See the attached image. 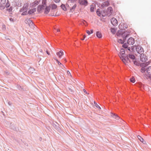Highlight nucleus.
Listing matches in <instances>:
<instances>
[{"label": "nucleus", "mask_w": 151, "mask_h": 151, "mask_svg": "<svg viewBox=\"0 0 151 151\" xmlns=\"http://www.w3.org/2000/svg\"><path fill=\"white\" fill-rule=\"evenodd\" d=\"M45 6V2L44 1L42 2V4L40 5L37 7V11L39 13H41L44 11Z\"/></svg>", "instance_id": "f257e3e1"}, {"label": "nucleus", "mask_w": 151, "mask_h": 151, "mask_svg": "<svg viewBox=\"0 0 151 151\" xmlns=\"http://www.w3.org/2000/svg\"><path fill=\"white\" fill-rule=\"evenodd\" d=\"M140 60L143 63L145 62L147 60L146 55L144 54H141L140 55Z\"/></svg>", "instance_id": "f03ea898"}, {"label": "nucleus", "mask_w": 151, "mask_h": 151, "mask_svg": "<svg viewBox=\"0 0 151 151\" xmlns=\"http://www.w3.org/2000/svg\"><path fill=\"white\" fill-rule=\"evenodd\" d=\"M25 22L26 23L28 24L29 26L31 28H33L34 27V24L32 22V21L29 19H27L25 20Z\"/></svg>", "instance_id": "7ed1b4c3"}, {"label": "nucleus", "mask_w": 151, "mask_h": 151, "mask_svg": "<svg viewBox=\"0 0 151 151\" xmlns=\"http://www.w3.org/2000/svg\"><path fill=\"white\" fill-rule=\"evenodd\" d=\"M136 50L138 53L141 54L143 52V49L141 46L138 45L136 47Z\"/></svg>", "instance_id": "20e7f679"}, {"label": "nucleus", "mask_w": 151, "mask_h": 151, "mask_svg": "<svg viewBox=\"0 0 151 151\" xmlns=\"http://www.w3.org/2000/svg\"><path fill=\"white\" fill-rule=\"evenodd\" d=\"M78 3L81 5H87L88 4V1L86 0H79Z\"/></svg>", "instance_id": "39448f33"}, {"label": "nucleus", "mask_w": 151, "mask_h": 151, "mask_svg": "<svg viewBox=\"0 0 151 151\" xmlns=\"http://www.w3.org/2000/svg\"><path fill=\"white\" fill-rule=\"evenodd\" d=\"M111 22L113 25L116 26L117 24V21L115 18H113L111 19Z\"/></svg>", "instance_id": "423d86ee"}, {"label": "nucleus", "mask_w": 151, "mask_h": 151, "mask_svg": "<svg viewBox=\"0 0 151 151\" xmlns=\"http://www.w3.org/2000/svg\"><path fill=\"white\" fill-rule=\"evenodd\" d=\"M28 5V4H25L23 7L20 10V12L27 11V10Z\"/></svg>", "instance_id": "0eeeda50"}, {"label": "nucleus", "mask_w": 151, "mask_h": 151, "mask_svg": "<svg viewBox=\"0 0 151 151\" xmlns=\"http://www.w3.org/2000/svg\"><path fill=\"white\" fill-rule=\"evenodd\" d=\"M120 58L121 60L124 63L127 62L128 60V57L127 56V58L124 57V56H120Z\"/></svg>", "instance_id": "6e6552de"}, {"label": "nucleus", "mask_w": 151, "mask_h": 151, "mask_svg": "<svg viewBox=\"0 0 151 151\" xmlns=\"http://www.w3.org/2000/svg\"><path fill=\"white\" fill-rule=\"evenodd\" d=\"M134 43V40L132 37H130L128 40V43L130 45H132Z\"/></svg>", "instance_id": "1a4fd4ad"}, {"label": "nucleus", "mask_w": 151, "mask_h": 151, "mask_svg": "<svg viewBox=\"0 0 151 151\" xmlns=\"http://www.w3.org/2000/svg\"><path fill=\"white\" fill-rule=\"evenodd\" d=\"M112 12V9L111 7H109L107 10V14L108 16H110Z\"/></svg>", "instance_id": "9d476101"}, {"label": "nucleus", "mask_w": 151, "mask_h": 151, "mask_svg": "<svg viewBox=\"0 0 151 151\" xmlns=\"http://www.w3.org/2000/svg\"><path fill=\"white\" fill-rule=\"evenodd\" d=\"M50 10V7L46 6V4H45V8L44 9V13L45 14H47L49 12Z\"/></svg>", "instance_id": "9b49d317"}, {"label": "nucleus", "mask_w": 151, "mask_h": 151, "mask_svg": "<svg viewBox=\"0 0 151 151\" xmlns=\"http://www.w3.org/2000/svg\"><path fill=\"white\" fill-rule=\"evenodd\" d=\"M147 72L149 77H150L151 76V66L148 67L147 69Z\"/></svg>", "instance_id": "f8f14e48"}, {"label": "nucleus", "mask_w": 151, "mask_h": 151, "mask_svg": "<svg viewBox=\"0 0 151 151\" xmlns=\"http://www.w3.org/2000/svg\"><path fill=\"white\" fill-rule=\"evenodd\" d=\"M127 57H128V60L130 62V60L129 59V58H130L131 59L134 60L135 59V57L134 55L132 54H129L127 56Z\"/></svg>", "instance_id": "ddd939ff"}, {"label": "nucleus", "mask_w": 151, "mask_h": 151, "mask_svg": "<svg viewBox=\"0 0 151 151\" xmlns=\"http://www.w3.org/2000/svg\"><path fill=\"white\" fill-rule=\"evenodd\" d=\"M59 58H61V56L63 55V52L62 51H60L59 52H57L56 53Z\"/></svg>", "instance_id": "4468645a"}, {"label": "nucleus", "mask_w": 151, "mask_h": 151, "mask_svg": "<svg viewBox=\"0 0 151 151\" xmlns=\"http://www.w3.org/2000/svg\"><path fill=\"white\" fill-rule=\"evenodd\" d=\"M36 11V9L35 8H33L30 10L28 12V14H33Z\"/></svg>", "instance_id": "2eb2a0df"}, {"label": "nucleus", "mask_w": 151, "mask_h": 151, "mask_svg": "<svg viewBox=\"0 0 151 151\" xmlns=\"http://www.w3.org/2000/svg\"><path fill=\"white\" fill-rule=\"evenodd\" d=\"M76 4H75L73 6L70 8V12H73L75 10V9L76 8Z\"/></svg>", "instance_id": "dca6fc26"}, {"label": "nucleus", "mask_w": 151, "mask_h": 151, "mask_svg": "<svg viewBox=\"0 0 151 151\" xmlns=\"http://www.w3.org/2000/svg\"><path fill=\"white\" fill-rule=\"evenodd\" d=\"M97 37L99 38H101L102 37V35L101 33L99 31H97L96 33Z\"/></svg>", "instance_id": "f3484780"}, {"label": "nucleus", "mask_w": 151, "mask_h": 151, "mask_svg": "<svg viewBox=\"0 0 151 151\" xmlns=\"http://www.w3.org/2000/svg\"><path fill=\"white\" fill-rule=\"evenodd\" d=\"M137 138L139 140L143 143L144 144H146V142L145 141H144V139L141 137L140 136H137Z\"/></svg>", "instance_id": "a211bd4d"}, {"label": "nucleus", "mask_w": 151, "mask_h": 151, "mask_svg": "<svg viewBox=\"0 0 151 151\" xmlns=\"http://www.w3.org/2000/svg\"><path fill=\"white\" fill-rule=\"evenodd\" d=\"M61 7L64 11H66L67 10V9L64 4H62L61 5Z\"/></svg>", "instance_id": "6ab92c4d"}, {"label": "nucleus", "mask_w": 151, "mask_h": 151, "mask_svg": "<svg viewBox=\"0 0 151 151\" xmlns=\"http://www.w3.org/2000/svg\"><path fill=\"white\" fill-rule=\"evenodd\" d=\"M6 2V0H0V4L2 5L4 4Z\"/></svg>", "instance_id": "aec40b11"}, {"label": "nucleus", "mask_w": 151, "mask_h": 151, "mask_svg": "<svg viewBox=\"0 0 151 151\" xmlns=\"http://www.w3.org/2000/svg\"><path fill=\"white\" fill-rule=\"evenodd\" d=\"M120 52V56H122V55H123L125 53V50L124 49H122Z\"/></svg>", "instance_id": "412c9836"}, {"label": "nucleus", "mask_w": 151, "mask_h": 151, "mask_svg": "<svg viewBox=\"0 0 151 151\" xmlns=\"http://www.w3.org/2000/svg\"><path fill=\"white\" fill-rule=\"evenodd\" d=\"M86 32L88 35H90L91 34H92L93 33V30L91 29L90 31H89L88 30H87Z\"/></svg>", "instance_id": "4be33fe9"}, {"label": "nucleus", "mask_w": 151, "mask_h": 151, "mask_svg": "<svg viewBox=\"0 0 151 151\" xmlns=\"http://www.w3.org/2000/svg\"><path fill=\"white\" fill-rule=\"evenodd\" d=\"M57 8V6L56 4H53L52 5V9H56Z\"/></svg>", "instance_id": "5701e85b"}, {"label": "nucleus", "mask_w": 151, "mask_h": 151, "mask_svg": "<svg viewBox=\"0 0 151 151\" xmlns=\"http://www.w3.org/2000/svg\"><path fill=\"white\" fill-rule=\"evenodd\" d=\"M133 62L134 64L136 65H139V62L135 60V59L133 61Z\"/></svg>", "instance_id": "b1692460"}, {"label": "nucleus", "mask_w": 151, "mask_h": 151, "mask_svg": "<svg viewBox=\"0 0 151 151\" xmlns=\"http://www.w3.org/2000/svg\"><path fill=\"white\" fill-rule=\"evenodd\" d=\"M111 31L112 33L114 34L116 32V29L114 28H111Z\"/></svg>", "instance_id": "393cba45"}, {"label": "nucleus", "mask_w": 151, "mask_h": 151, "mask_svg": "<svg viewBox=\"0 0 151 151\" xmlns=\"http://www.w3.org/2000/svg\"><path fill=\"white\" fill-rule=\"evenodd\" d=\"M130 81L132 83H134V82H135V80L134 77H132L130 79Z\"/></svg>", "instance_id": "a878e982"}, {"label": "nucleus", "mask_w": 151, "mask_h": 151, "mask_svg": "<svg viewBox=\"0 0 151 151\" xmlns=\"http://www.w3.org/2000/svg\"><path fill=\"white\" fill-rule=\"evenodd\" d=\"M22 12V13L21 14V15H25L27 14H28V12H27V11L26 12Z\"/></svg>", "instance_id": "bb28decb"}, {"label": "nucleus", "mask_w": 151, "mask_h": 151, "mask_svg": "<svg viewBox=\"0 0 151 151\" xmlns=\"http://www.w3.org/2000/svg\"><path fill=\"white\" fill-rule=\"evenodd\" d=\"M96 13L97 15L99 16H101V14L100 11H99V9H98L96 11Z\"/></svg>", "instance_id": "cd10ccee"}, {"label": "nucleus", "mask_w": 151, "mask_h": 151, "mask_svg": "<svg viewBox=\"0 0 151 151\" xmlns=\"http://www.w3.org/2000/svg\"><path fill=\"white\" fill-rule=\"evenodd\" d=\"M118 42L122 44L124 43L123 41L121 39H119L118 40Z\"/></svg>", "instance_id": "c85d7f7f"}, {"label": "nucleus", "mask_w": 151, "mask_h": 151, "mask_svg": "<svg viewBox=\"0 0 151 151\" xmlns=\"http://www.w3.org/2000/svg\"><path fill=\"white\" fill-rule=\"evenodd\" d=\"M5 8V6H4L3 5L0 6V9L1 10L4 9Z\"/></svg>", "instance_id": "c756f323"}, {"label": "nucleus", "mask_w": 151, "mask_h": 151, "mask_svg": "<svg viewBox=\"0 0 151 151\" xmlns=\"http://www.w3.org/2000/svg\"><path fill=\"white\" fill-rule=\"evenodd\" d=\"M127 44L125 43L123 45L122 47L124 48H127L128 47Z\"/></svg>", "instance_id": "7c9ffc66"}, {"label": "nucleus", "mask_w": 151, "mask_h": 151, "mask_svg": "<svg viewBox=\"0 0 151 151\" xmlns=\"http://www.w3.org/2000/svg\"><path fill=\"white\" fill-rule=\"evenodd\" d=\"M91 12H93L94 11V8L93 7H91L90 9Z\"/></svg>", "instance_id": "2f4dec72"}, {"label": "nucleus", "mask_w": 151, "mask_h": 151, "mask_svg": "<svg viewBox=\"0 0 151 151\" xmlns=\"http://www.w3.org/2000/svg\"><path fill=\"white\" fill-rule=\"evenodd\" d=\"M10 5L9 3V2H7L6 6V8L9 7L10 6Z\"/></svg>", "instance_id": "473e14b6"}, {"label": "nucleus", "mask_w": 151, "mask_h": 151, "mask_svg": "<svg viewBox=\"0 0 151 151\" xmlns=\"http://www.w3.org/2000/svg\"><path fill=\"white\" fill-rule=\"evenodd\" d=\"M34 4H35V5H37L38 4H39V2L38 1H36L34 2Z\"/></svg>", "instance_id": "72a5a7b5"}, {"label": "nucleus", "mask_w": 151, "mask_h": 151, "mask_svg": "<svg viewBox=\"0 0 151 151\" xmlns=\"http://www.w3.org/2000/svg\"><path fill=\"white\" fill-rule=\"evenodd\" d=\"M109 3L108 2L106 1L104 3V5H106V6H108L109 5Z\"/></svg>", "instance_id": "f704fd0d"}, {"label": "nucleus", "mask_w": 151, "mask_h": 151, "mask_svg": "<svg viewBox=\"0 0 151 151\" xmlns=\"http://www.w3.org/2000/svg\"><path fill=\"white\" fill-rule=\"evenodd\" d=\"M67 74L68 75V76H70L71 77V75L70 74V73L69 72V71H67Z\"/></svg>", "instance_id": "c9c22d12"}, {"label": "nucleus", "mask_w": 151, "mask_h": 151, "mask_svg": "<svg viewBox=\"0 0 151 151\" xmlns=\"http://www.w3.org/2000/svg\"><path fill=\"white\" fill-rule=\"evenodd\" d=\"M12 7H10L9 9H8V10L9 12H11L12 11Z\"/></svg>", "instance_id": "e433bc0d"}, {"label": "nucleus", "mask_w": 151, "mask_h": 151, "mask_svg": "<svg viewBox=\"0 0 151 151\" xmlns=\"http://www.w3.org/2000/svg\"><path fill=\"white\" fill-rule=\"evenodd\" d=\"M57 62L59 65L60 66L62 64L59 61H58V60H57Z\"/></svg>", "instance_id": "4c0bfd02"}, {"label": "nucleus", "mask_w": 151, "mask_h": 151, "mask_svg": "<svg viewBox=\"0 0 151 151\" xmlns=\"http://www.w3.org/2000/svg\"><path fill=\"white\" fill-rule=\"evenodd\" d=\"M60 67L62 69H63V68H65L63 64H62L61 65H60Z\"/></svg>", "instance_id": "58836bf2"}, {"label": "nucleus", "mask_w": 151, "mask_h": 151, "mask_svg": "<svg viewBox=\"0 0 151 151\" xmlns=\"http://www.w3.org/2000/svg\"><path fill=\"white\" fill-rule=\"evenodd\" d=\"M82 22L83 23V24L84 25H86V22L85 20H83L82 21Z\"/></svg>", "instance_id": "ea45409f"}, {"label": "nucleus", "mask_w": 151, "mask_h": 151, "mask_svg": "<svg viewBox=\"0 0 151 151\" xmlns=\"http://www.w3.org/2000/svg\"><path fill=\"white\" fill-rule=\"evenodd\" d=\"M94 104H96L97 106H96V107H97V108H99L100 109H101V108L100 107V106L98 105H97V104L96 103H95V102H94Z\"/></svg>", "instance_id": "a19ab883"}, {"label": "nucleus", "mask_w": 151, "mask_h": 151, "mask_svg": "<svg viewBox=\"0 0 151 151\" xmlns=\"http://www.w3.org/2000/svg\"><path fill=\"white\" fill-rule=\"evenodd\" d=\"M54 1L56 3L60 1V0H54Z\"/></svg>", "instance_id": "79ce46f5"}, {"label": "nucleus", "mask_w": 151, "mask_h": 151, "mask_svg": "<svg viewBox=\"0 0 151 151\" xmlns=\"http://www.w3.org/2000/svg\"><path fill=\"white\" fill-rule=\"evenodd\" d=\"M115 118H116V119H117V120H118V119H119V117L118 116H115Z\"/></svg>", "instance_id": "37998d69"}, {"label": "nucleus", "mask_w": 151, "mask_h": 151, "mask_svg": "<svg viewBox=\"0 0 151 151\" xmlns=\"http://www.w3.org/2000/svg\"><path fill=\"white\" fill-rule=\"evenodd\" d=\"M83 37H84V38H83V39H81V40H83L84 39L86 38V36L85 35H84L83 36Z\"/></svg>", "instance_id": "c03bdc74"}, {"label": "nucleus", "mask_w": 151, "mask_h": 151, "mask_svg": "<svg viewBox=\"0 0 151 151\" xmlns=\"http://www.w3.org/2000/svg\"><path fill=\"white\" fill-rule=\"evenodd\" d=\"M70 0H69V1H68V4H67V5H68V6H69V4L70 3Z\"/></svg>", "instance_id": "a18cd8bd"}, {"label": "nucleus", "mask_w": 151, "mask_h": 151, "mask_svg": "<svg viewBox=\"0 0 151 151\" xmlns=\"http://www.w3.org/2000/svg\"><path fill=\"white\" fill-rule=\"evenodd\" d=\"M46 52L48 55H50V53L47 50L46 51Z\"/></svg>", "instance_id": "49530a36"}, {"label": "nucleus", "mask_w": 151, "mask_h": 151, "mask_svg": "<svg viewBox=\"0 0 151 151\" xmlns=\"http://www.w3.org/2000/svg\"><path fill=\"white\" fill-rule=\"evenodd\" d=\"M56 30H57V32H59L60 31V29H56Z\"/></svg>", "instance_id": "de8ad7c7"}, {"label": "nucleus", "mask_w": 151, "mask_h": 151, "mask_svg": "<svg viewBox=\"0 0 151 151\" xmlns=\"http://www.w3.org/2000/svg\"><path fill=\"white\" fill-rule=\"evenodd\" d=\"M83 91H84V92L85 93H87V94H88V93H87V92H86V91L85 89H84V90H83Z\"/></svg>", "instance_id": "09e8293b"}, {"label": "nucleus", "mask_w": 151, "mask_h": 151, "mask_svg": "<svg viewBox=\"0 0 151 151\" xmlns=\"http://www.w3.org/2000/svg\"><path fill=\"white\" fill-rule=\"evenodd\" d=\"M10 21L13 22V19L12 18H11L10 19Z\"/></svg>", "instance_id": "8fccbe9b"}, {"label": "nucleus", "mask_w": 151, "mask_h": 151, "mask_svg": "<svg viewBox=\"0 0 151 151\" xmlns=\"http://www.w3.org/2000/svg\"><path fill=\"white\" fill-rule=\"evenodd\" d=\"M54 59L57 61V60H58L56 58H54Z\"/></svg>", "instance_id": "3c124183"}, {"label": "nucleus", "mask_w": 151, "mask_h": 151, "mask_svg": "<svg viewBox=\"0 0 151 151\" xmlns=\"http://www.w3.org/2000/svg\"><path fill=\"white\" fill-rule=\"evenodd\" d=\"M64 60H65V61H66V59H65H65H64Z\"/></svg>", "instance_id": "603ef678"}, {"label": "nucleus", "mask_w": 151, "mask_h": 151, "mask_svg": "<svg viewBox=\"0 0 151 151\" xmlns=\"http://www.w3.org/2000/svg\"><path fill=\"white\" fill-rule=\"evenodd\" d=\"M40 52H42V50L40 51Z\"/></svg>", "instance_id": "864d4df0"}, {"label": "nucleus", "mask_w": 151, "mask_h": 151, "mask_svg": "<svg viewBox=\"0 0 151 151\" xmlns=\"http://www.w3.org/2000/svg\"><path fill=\"white\" fill-rule=\"evenodd\" d=\"M40 52H42V50L40 51Z\"/></svg>", "instance_id": "5fc2aeb1"}]
</instances>
